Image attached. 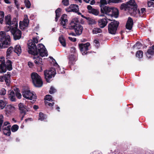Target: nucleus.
Listing matches in <instances>:
<instances>
[{
  "label": "nucleus",
  "instance_id": "60",
  "mask_svg": "<svg viewBox=\"0 0 154 154\" xmlns=\"http://www.w3.org/2000/svg\"><path fill=\"white\" fill-rule=\"evenodd\" d=\"M28 65L29 67L31 68L33 66V63L31 62H29L28 63Z\"/></svg>",
  "mask_w": 154,
  "mask_h": 154
},
{
  "label": "nucleus",
  "instance_id": "3",
  "mask_svg": "<svg viewBox=\"0 0 154 154\" xmlns=\"http://www.w3.org/2000/svg\"><path fill=\"white\" fill-rule=\"evenodd\" d=\"M0 48H4L10 45L11 39L10 36L4 31L0 32Z\"/></svg>",
  "mask_w": 154,
  "mask_h": 154
},
{
  "label": "nucleus",
  "instance_id": "53",
  "mask_svg": "<svg viewBox=\"0 0 154 154\" xmlns=\"http://www.w3.org/2000/svg\"><path fill=\"white\" fill-rule=\"evenodd\" d=\"M62 2L63 4L65 6H67L69 4V0H63Z\"/></svg>",
  "mask_w": 154,
  "mask_h": 154
},
{
  "label": "nucleus",
  "instance_id": "1",
  "mask_svg": "<svg viewBox=\"0 0 154 154\" xmlns=\"http://www.w3.org/2000/svg\"><path fill=\"white\" fill-rule=\"evenodd\" d=\"M38 36L33 37L32 40H30L28 43V52L30 54L37 55L39 54L42 57L47 56V52L45 46L42 44H39L37 48L35 45L38 42Z\"/></svg>",
  "mask_w": 154,
  "mask_h": 154
},
{
  "label": "nucleus",
  "instance_id": "46",
  "mask_svg": "<svg viewBox=\"0 0 154 154\" xmlns=\"http://www.w3.org/2000/svg\"><path fill=\"white\" fill-rule=\"evenodd\" d=\"M128 5L127 3L126 4H125L124 3L122 4L121 6V8L122 9H125V10H128Z\"/></svg>",
  "mask_w": 154,
  "mask_h": 154
},
{
  "label": "nucleus",
  "instance_id": "48",
  "mask_svg": "<svg viewBox=\"0 0 154 154\" xmlns=\"http://www.w3.org/2000/svg\"><path fill=\"white\" fill-rule=\"evenodd\" d=\"M86 3H90V4L93 5L95 3L94 0H84Z\"/></svg>",
  "mask_w": 154,
  "mask_h": 154
},
{
  "label": "nucleus",
  "instance_id": "32",
  "mask_svg": "<svg viewBox=\"0 0 154 154\" xmlns=\"http://www.w3.org/2000/svg\"><path fill=\"white\" fill-rule=\"evenodd\" d=\"M59 39L60 43L62 46L64 47H65L66 46L65 40L63 36L62 35L60 36L59 38Z\"/></svg>",
  "mask_w": 154,
  "mask_h": 154
},
{
  "label": "nucleus",
  "instance_id": "61",
  "mask_svg": "<svg viewBox=\"0 0 154 154\" xmlns=\"http://www.w3.org/2000/svg\"><path fill=\"white\" fill-rule=\"evenodd\" d=\"M69 35H72V36H75L76 35V33L75 34V33H74V32H72V33H69Z\"/></svg>",
  "mask_w": 154,
  "mask_h": 154
},
{
  "label": "nucleus",
  "instance_id": "36",
  "mask_svg": "<svg viewBox=\"0 0 154 154\" xmlns=\"http://www.w3.org/2000/svg\"><path fill=\"white\" fill-rule=\"evenodd\" d=\"M46 119V116L45 115L43 114L41 112L39 113L38 120L41 121L44 120Z\"/></svg>",
  "mask_w": 154,
  "mask_h": 154
},
{
  "label": "nucleus",
  "instance_id": "63",
  "mask_svg": "<svg viewBox=\"0 0 154 154\" xmlns=\"http://www.w3.org/2000/svg\"><path fill=\"white\" fill-rule=\"evenodd\" d=\"M33 107L35 109H37L38 108V106L36 105H34Z\"/></svg>",
  "mask_w": 154,
  "mask_h": 154
},
{
  "label": "nucleus",
  "instance_id": "18",
  "mask_svg": "<svg viewBox=\"0 0 154 154\" xmlns=\"http://www.w3.org/2000/svg\"><path fill=\"white\" fill-rule=\"evenodd\" d=\"M8 98L11 101H15L16 98L15 94L12 90H10L8 91Z\"/></svg>",
  "mask_w": 154,
  "mask_h": 154
},
{
  "label": "nucleus",
  "instance_id": "25",
  "mask_svg": "<svg viewBox=\"0 0 154 154\" xmlns=\"http://www.w3.org/2000/svg\"><path fill=\"white\" fill-rule=\"evenodd\" d=\"M34 59H35L34 60L35 63L38 65L40 66L42 64V59L40 57L38 56V57H34Z\"/></svg>",
  "mask_w": 154,
  "mask_h": 154
},
{
  "label": "nucleus",
  "instance_id": "54",
  "mask_svg": "<svg viewBox=\"0 0 154 154\" xmlns=\"http://www.w3.org/2000/svg\"><path fill=\"white\" fill-rule=\"evenodd\" d=\"M16 97L20 99L21 98L22 96L20 93L17 92L16 93Z\"/></svg>",
  "mask_w": 154,
  "mask_h": 154
},
{
  "label": "nucleus",
  "instance_id": "4",
  "mask_svg": "<svg viewBox=\"0 0 154 154\" xmlns=\"http://www.w3.org/2000/svg\"><path fill=\"white\" fill-rule=\"evenodd\" d=\"M78 21L77 18L73 19L70 23L69 28L71 29H74L76 35H79L82 33L83 27L81 25L77 23Z\"/></svg>",
  "mask_w": 154,
  "mask_h": 154
},
{
  "label": "nucleus",
  "instance_id": "64",
  "mask_svg": "<svg viewBox=\"0 0 154 154\" xmlns=\"http://www.w3.org/2000/svg\"><path fill=\"white\" fill-rule=\"evenodd\" d=\"M5 2L7 4L10 3V2L8 0H4Z\"/></svg>",
  "mask_w": 154,
  "mask_h": 154
},
{
  "label": "nucleus",
  "instance_id": "22",
  "mask_svg": "<svg viewBox=\"0 0 154 154\" xmlns=\"http://www.w3.org/2000/svg\"><path fill=\"white\" fill-rule=\"evenodd\" d=\"M61 24L65 28L66 24L68 23V20L67 19V15L65 14H63L61 17Z\"/></svg>",
  "mask_w": 154,
  "mask_h": 154
},
{
  "label": "nucleus",
  "instance_id": "49",
  "mask_svg": "<svg viewBox=\"0 0 154 154\" xmlns=\"http://www.w3.org/2000/svg\"><path fill=\"white\" fill-rule=\"evenodd\" d=\"M56 91V90L53 87H51L50 88V90L49 91V93L50 94H52L55 93Z\"/></svg>",
  "mask_w": 154,
  "mask_h": 154
},
{
  "label": "nucleus",
  "instance_id": "33",
  "mask_svg": "<svg viewBox=\"0 0 154 154\" xmlns=\"http://www.w3.org/2000/svg\"><path fill=\"white\" fill-rule=\"evenodd\" d=\"M14 51L13 48L12 47H10L7 51V57H8Z\"/></svg>",
  "mask_w": 154,
  "mask_h": 154
},
{
  "label": "nucleus",
  "instance_id": "41",
  "mask_svg": "<svg viewBox=\"0 0 154 154\" xmlns=\"http://www.w3.org/2000/svg\"><path fill=\"white\" fill-rule=\"evenodd\" d=\"M18 128L19 127L18 125H14L11 127V131L13 132H15L18 130Z\"/></svg>",
  "mask_w": 154,
  "mask_h": 154
},
{
  "label": "nucleus",
  "instance_id": "40",
  "mask_svg": "<svg viewBox=\"0 0 154 154\" xmlns=\"http://www.w3.org/2000/svg\"><path fill=\"white\" fill-rule=\"evenodd\" d=\"M7 103L2 100H0V108L1 109H3L6 106Z\"/></svg>",
  "mask_w": 154,
  "mask_h": 154
},
{
  "label": "nucleus",
  "instance_id": "47",
  "mask_svg": "<svg viewBox=\"0 0 154 154\" xmlns=\"http://www.w3.org/2000/svg\"><path fill=\"white\" fill-rule=\"evenodd\" d=\"M6 94V90L4 88H2L0 90V95H4Z\"/></svg>",
  "mask_w": 154,
  "mask_h": 154
},
{
  "label": "nucleus",
  "instance_id": "24",
  "mask_svg": "<svg viewBox=\"0 0 154 154\" xmlns=\"http://www.w3.org/2000/svg\"><path fill=\"white\" fill-rule=\"evenodd\" d=\"M154 54V45L150 47L146 53V55L149 58L151 57V56Z\"/></svg>",
  "mask_w": 154,
  "mask_h": 154
},
{
  "label": "nucleus",
  "instance_id": "34",
  "mask_svg": "<svg viewBox=\"0 0 154 154\" xmlns=\"http://www.w3.org/2000/svg\"><path fill=\"white\" fill-rule=\"evenodd\" d=\"M92 32L93 34H97L101 33L102 32V30L100 28H95L92 29Z\"/></svg>",
  "mask_w": 154,
  "mask_h": 154
},
{
  "label": "nucleus",
  "instance_id": "10",
  "mask_svg": "<svg viewBox=\"0 0 154 154\" xmlns=\"http://www.w3.org/2000/svg\"><path fill=\"white\" fill-rule=\"evenodd\" d=\"M119 24V22L115 20L111 22L108 26V30L109 33L112 34H115Z\"/></svg>",
  "mask_w": 154,
  "mask_h": 154
},
{
  "label": "nucleus",
  "instance_id": "9",
  "mask_svg": "<svg viewBox=\"0 0 154 154\" xmlns=\"http://www.w3.org/2000/svg\"><path fill=\"white\" fill-rule=\"evenodd\" d=\"M5 22L6 25L10 26V27L12 28L15 26H17V22L16 18H14L12 20L11 15L8 14L5 16Z\"/></svg>",
  "mask_w": 154,
  "mask_h": 154
},
{
  "label": "nucleus",
  "instance_id": "29",
  "mask_svg": "<svg viewBox=\"0 0 154 154\" xmlns=\"http://www.w3.org/2000/svg\"><path fill=\"white\" fill-rule=\"evenodd\" d=\"M18 106L20 112L22 113H24V114H25L26 113L25 104L24 105L23 103H20Z\"/></svg>",
  "mask_w": 154,
  "mask_h": 154
},
{
  "label": "nucleus",
  "instance_id": "6",
  "mask_svg": "<svg viewBox=\"0 0 154 154\" xmlns=\"http://www.w3.org/2000/svg\"><path fill=\"white\" fill-rule=\"evenodd\" d=\"M127 4L128 12L131 15L135 16L137 14V5L134 0H130Z\"/></svg>",
  "mask_w": 154,
  "mask_h": 154
},
{
  "label": "nucleus",
  "instance_id": "2",
  "mask_svg": "<svg viewBox=\"0 0 154 154\" xmlns=\"http://www.w3.org/2000/svg\"><path fill=\"white\" fill-rule=\"evenodd\" d=\"M100 11L102 14L99 15L100 17L104 16V14H106L111 17L117 18L119 15V11L117 8L106 6H101Z\"/></svg>",
  "mask_w": 154,
  "mask_h": 154
},
{
  "label": "nucleus",
  "instance_id": "11",
  "mask_svg": "<svg viewBox=\"0 0 154 154\" xmlns=\"http://www.w3.org/2000/svg\"><path fill=\"white\" fill-rule=\"evenodd\" d=\"M17 26H15L12 27H9L8 30H10L11 32L13 35L15 40L20 39L21 36V32L20 30L17 29Z\"/></svg>",
  "mask_w": 154,
  "mask_h": 154
},
{
  "label": "nucleus",
  "instance_id": "23",
  "mask_svg": "<svg viewBox=\"0 0 154 154\" xmlns=\"http://www.w3.org/2000/svg\"><path fill=\"white\" fill-rule=\"evenodd\" d=\"M133 25V21L132 18L130 17H128L126 25V28L129 30H131L132 28Z\"/></svg>",
  "mask_w": 154,
  "mask_h": 154
},
{
  "label": "nucleus",
  "instance_id": "57",
  "mask_svg": "<svg viewBox=\"0 0 154 154\" xmlns=\"http://www.w3.org/2000/svg\"><path fill=\"white\" fill-rule=\"evenodd\" d=\"M153 5V3L150 1L148 2V5L149 7L152 6Z\"/></svg>",
  "mask_w": 154,
  "mask_h": 154
},
{
  "label": "nucleus",
  "instance_id": "17",
  "mask_svg": "<svg viewBox=\"0 0 154 154\" xmlns=\"http://www.w3.org/2000/svg\"><path fill=\"white\" fill-rule=\"evenodd\" d=\"M108 22L106 17L100 19L98 20V23L100 27L103 28L107 25Z\"/></svg>",
  "mask_w": 154,
  "mask_h": 154
},
{
  "label": "nucleus",
  "instance_id": "50",
  "mask_svg": "<svg viewBox=\"0 0 154 154\" xmlns=\"http://www.w3.org/2000/svg\"><path fill=\"white\" fill-rule=\"evenodd\" d=\"M94 43H95V46L97 48H98L100 45L99 42L97 39H95L94 41Z\"/></svg>",
  "mask_w": 154,
  "mask_h": 154
},
{
  "label": "nucleus",
  "instance_id": "56",
  "mask_svg": "<svg viewBox=\"0 0 154 154\" xmlns=\"http://www.w3.org/2000/svg\"><path fill=\"white\" fill-rule=\"evenodd\" d=\"M9 123L8 122H5L4 123V125L2 126V127H7L8 125L9 124Z\"/></svg>",
  "mask_w": 154,
  "mask_h": 154
},
{
  "label": "nucleus",
  "instance_id": "39",
  "mask_svg": "<svg viewBox=\"0 0 154 154\" xmlns=\"http://www.w3.org/2000/svg\"><path fill=\"white\" fill-rule=\"evenodd\" d=\"M136 57L139 58H141L143 56V52L141 51H138L137 52Z\"/></svg>",
  "mask_w": 154,
  "mask_h": 154
},
{
  "label": "nucleus",
  "instance_id": "59",
  "mask_svg": "<svg viewBox=\"0 0 154 154\" xmlns=\"http://www.w3.org/2000/svg\"><path fill=\"white\" fill-rule=\"evenodd\" d=\"M5 81L4 76H0V82H3Z\"/></svg>",
  "mask_w": 154,
  "mask_h": 154
},
{
  "label": "nucleus",
  "instance_id": "5",
  "mask_svg": "<svg viewBox=\"0 0 154 154\" xmlns=\"http://www.w3.org/2000/svg\"><path fill=\"white\" fill-rule=\"evenodd\" d=\"M5 59L3 57L0 58V73L5 72L6 69L10 71L12 69V62L11 61L7 60L6 64L5 63Z\"/></svg>",
  "mask_w": 154,
  "mask_h": 154
},
{
  "label": "nucleus",
  "instance_id": "58",
  "mask_svg": "<svg viewBox=\"0 0 154 154\" xmlns=\"http://www.w3.org/2000/svg\"><path fill=\"white\" fill-rule=\"evenodd\" d=\"M75 49L74 47H72L71 48V52L73 53H75Z\"/></svg>",
  "mask_w": 154,
  "mask_h": 154
},
{
  "label": "nucleus",
  "instance_id": "13",
  "mask_svg": "<svg viewBox=\"0 0 154 154\" xmlns=\"http://www.w3.org/2000/svg\"><path fill=\"white\" fill-rule=\"evenodd\" d=\"M90 45L89 42L85 44H81L79 45V48L83 55L86 54L87 51L88 50V47Z\"/></svg>",
  "mask_w": 154,
  "mask_h": 154
},
{
  "label": "nucleus",
  "instance_id": "15",
  "mask_svg": "<svg viewBox=\"0 0 154 154\" xmlns=\"http://www.w3.org/2000/svg\"><path fill=\"white\" fill-rule=\"evenodd\" d=\"M29 20L27 16L25 17L23 20L20 21V27L21 29H23L26 27H27L29 23Z\"/></svg>",
  "mask_w": 154,
  "mask_h": 154
},
{
  "label": "nucleus",
  "instance_id": "30",
  "mask_svg": "<svg viewBox=\"0 0 154 154\" xmlns=\"http://www.w3.org/2000/svg\"><path fill=\"white\" fill-rule=\"evenodd\" d=\"M32 101H29L26 102L25 103V108L26 110L27 111L30 110L32 107Z\"/></svg>",
  "mask_w": 154,
  "mask_h": 154
},
{
  "label": "nucleus",
  "instance_id": "26",
  "mask_svg": "<svg viewBox=\"0 0 154 154\" xmlns=\"http://www.w3.org/2000/svg\"><path fill=\"white\" fill-rule=\"evenodd\" d=\"M68 58L69 59V64L70 65L74 64L75 61L76 60L75 56L74 54H71L69 55Z\"/></svg>",
  "mask_w": 154,
  "mask_h": 154
},
{
  "label": "nucleus",
  "instance_id": "55",
  "mask_svg": "<svg viewBox=\"0 0 154 154\" xmlns=\"http://www.w3.org/2000/svg\"><path fill=\"white\" fill-rule=\"evenodd\" d=\"M68 38L69 39V40L72 42H75L76 41V38H73L71 37H69Z\"/></svg>",
  "mask_w": 154,
  "mask_h": 154
},
{
  "label": "nucleus",
  "instance_id": "44",
  "mask_svg": "<svg viewBox=\"0 0 154 154\" xmlns=\"http://www.w3.org/2000/svg\"><path fill=\"white\" fill-rule=\"evenodd\" d=\"M122 2V0H109L108 1V3L110 4L111 3H118Z\"/></svg>",
  "mask_w": 154,
  "mask_h": 154
},
{
  "label": "nucleus",
  "instance_id": "19",
  "mask_svg": "<svg viewBox=\"0 0 154 154\" xmlns=\"http://www.w3.org/2000/svg\"><path fill=\"white\" fill-rule=\"evenodd\" d=\"M87 8L89 13L92 14L96 16L98 15L99 14V11L97 9L93 8L91 5H88Z\"/></svg>",
  "mask_w": 154,
  "mask_h": 154
},
{
  "label": "nucleus",
  "instance_id": "12",
  "mask_svg": "<svg viewBox=\"0 0 154 154\" xmlns=\"http://www.w3.org/2000/svg\"><path fill=\"white\" fill-rule=\"evenodd\" d=\"M23 97L26 99L34 101L36 98L35 93L29 90L24 91L23 92Z\"/></svg>",
  "mask_w": 154,
  "mask_h": 154
},
{
  "label": "nucleus",
  "instance_id": "43",
  "mask_svg": "<svg viewBox=\"0 0 154 154\" xmlns=\"http://www.w3.org/2000/svg\"><path fill=\"white\" fill-rule=\"evenodd\" d=\"M24 3L27 8H29L30 7L31 4L29 0H24Z\"/></svg>",
  "mask_w": 154,
  "mask_h": 154
},
{
  "label": "nucleus",
  "instance_id": "21",
  "mask_svg": "<svg viewBox=\"0 0 154 154\" xmlns=\"http://www.w3.org/2000/svg\"><path fill=\"white\" fill-rule=\"evenodd\" d=\"M5 81L6 84L7 86L10 85L11 79L10 72H8L6 74L4 75Z\"/></svg>",
  "mask_w": 154,
  "mask_h": 154
},
{
  "label": "nucleus",
  "instance_id": "8",
  "mask_svg": "<svg viewBox=\"0 0 154 154\" xmlns=\"http://www.w3.org/2000/svg\"><path fill=\"white\" fill-rule=\"evenodd\" d=\"M56 73L55 68L52 67L44 71L45 78L48 82H50V79L54 77Z\"/></svg>",
  "mask_w": 154,
  "mask_h": 154
},
{
  "label": "nucleus",
  "instance_id": "35",
  "mask_svg": "<svg viewBox=\"0 0 154 154\" xmlns=\"http://www.w3.org/2000/svg\"><path fill=\"white\" fill-rule=\"evenodd\" d=\"M141 17H143V16L145 14L146 9L144 8H142L140 11H137Z\"/></svg>",
  "mask_w": 154,
  "mask_h": 154
},
{
  "label": "nucleus",
  "instance_id": "28",
  "mask_svg": "<svg viewBox=\"0 0 154 154\" xmlns=\"http://www.w3.org/2000/svg\"><path fill=\"white\" fill-rule=\"evenodd\" d=\"M14 52L17 53L19 56L21 53V48L20 45H17L15 46L14 50Z\"/></svg>",
  "mask_w": 154,
  "mask_h": 154
},
{
  "label": "nucleus",
  "instance_id": "62",
  "mask_svg": "<svg viewBox=\"0 0 154 154\" xmlns=\"http://www.w3.org/2000/svg\"><path fill=\"white\" fill-rule=\"evenodd\" d=\"M29 120H30V121H32V119L31 118H28V119H25V121L26 122H27Z\"/></svg>",
  "mask_w": 154,
  "mask_h": 154
},
{
  "label": "nucleus",
  "instance_id": "38",
  "mask_svg": "<svg viewBox=\"0 0 154 154\" xmlns=\"http://www.w3.org/2000/svg\"><path fill=\"white\" fill-rule=\"evenodd\" d=\"M61 9L60 8H58L55 11L56 13V18H55V20L56 21H57L58 20V19L59 18L60 16V14L59 13Z\"/></svg>",
  "mask_w": 154,
  "mask_h": 154
},
{
  "label": "nucleus",
  "instance_id": "52",
  "mask_svg": "<svg viewBox=\"0 0 154 154\" xmlns=\"http://www.w3.org/2000/svg\"><path fill=\"white\" fill-rule=\"evenodd\" d=\"M88 23L90 25H93L95 23V21L94 20L90 19L88 21Z\"/></svg>",
  "mask_w": 154,
  "mask_h": 154
},
{
  "label": "nucleus",
  "instance_id": "27",
  "mask_svg": "<svg viewBox=\"0 0 154 154\" xmlns=\"http://www.w3.org/2000/svg\"><path fill=\"white\" fill-rule=\"evenodd\" d=\"M15 109V107L11 105H8L5 108V111L6 113H10Z\"/></svg>",
  "mask_w": 154,
  "mask_h": 154
},
{
  "label": "nucleus",
  "instance_id": "16",
  "mask_svg": "<svg viewBox=\"0 0 154 154\" xmlns=\"http://www.w3.org/2000/svg\"><path fill=\"white\" fill-rule=\"evenodd\" d=\"M66 10L68 12H77L79 10L78 6L76 5H71L69 8H66Z\"/></svg>",
  "mask_w": 154,
  "mask_h": 154
},
{
  "label": "nucleus",
  "instance_id": "37",
  "mask_svg": "<svg viewBox=\"0 0 154 154\" xmlns=\"http://www.w3.org/2000/svg\"><path fill=\"white\" fill-rule=\"evenodd\" d=\"M4 13L3 11H0V23L1 24L3 23L4 21Z\"/></svg>",
  "mask_w": 154,
  "mask_h": 154
},
{
  "label": "nucleus",
  "instance_id": "7",
  "mask_svg": "<svg viewBox=\"0 0 154 154\" xmlns=\"http://www.w3.org/2000/svg\"><path fill=\"white\" fill-rule=\"evenodd\" d=\"M31 76L34 85L36 87H41L43 85V82L40 76L37 73L33 72Z\"/></svg>",
  "mask_w": 154,
  "mask_h": 154
},
{
  "label": "nucleus",
  "instance_id": "20",
  "mask_svg": "<svg viewBox=\"0 0 154 154\" xmlns=\"http://www.w3.org/2000/svg\"><path fill=\"white\" fill-rule=\"evenodd\" d=\"M10 128L11 126L8 125L5 127H2L1 131H2L4 134L9 136L11 134Z\"/></svg>",
  "mask_w": 154,
  "mask_h": 154
},
{
  "label": "nucleus",
  "instance_id": "51",
  "mask_svg": "<svg viewBox=\"0 0 154 154\" xmlns=\"http://www.w3.org/2000/svg\"><path fill=\"white\" fill-rule=\"evenodd\" d=\"M100 7L101 6H104V5L107 4L108 3L106 0H100Z\"/></svg>",
  "mask_w": 154,
  "mask_h": 154
},
{
  "label": "nucleus",
  "instance_id": "45",
  "mask_svg": "<svg viewBox=\"0 0 154 154\" xmlns=\"http://www.w3.org/2000/svg\"><path fill=\"white\" fill-rule=\"evenodd\" d=\"M141 45L140 43L137 42L133 46V48H136L137 49H139L140 48Z\"/></svg>",
  "mask_w": 154,
  "mask_h": 154
},
{
  "label": "nucleus",
  "instance_id": "14",
  "mask_svg": "<svg viewBox=\"0 0 154 154\" xmlns=\"http://www.w3.org/2000/svg\"><path fill=\"white\" fill-rule=\"evenodd\" d=\"M45 103L46 106L52 107L54 105V103L52 102L54 101L53 99L52 96L50 95L46 96L45 97Z\"/></svg>",
  "mask_w": 154,
  "mask_h": 154
},
{
  "label": "nucleus",
  "instance_id": "31",
  "mask_svg": "<svg viewBox=\"0 0 154 154\" xmlns=\"http://www.w3.org/2000/svg\"><path fill=\"white\" fill-rule=\"evenodd\" d=\"M54 66H56L57 72L59 74H62L64 73V71L63 68L61 69L57 63L54 64Z\"/></svg>",
  "mask_w": 154,
  "mask_h": 154
},
{
  "label": "nucleus",
  "instance_id": "42",
  "mask_svg": "<svg viewBox=\"0 0 154 154\" xmlns=\"http://www.w3.org/2000/svg\"><path fill=\"white\" fill-rule=\"evenodd\" d=\"M4 121V117L2 114H0V131L2 130V126Z\"/></svg>",
  "mask_w": 154,
  "mask_h": 154
}]
</instances>
